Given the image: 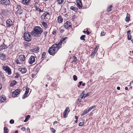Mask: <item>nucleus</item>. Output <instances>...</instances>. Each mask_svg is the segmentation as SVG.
Masks as SVG:
<instances>
[{
    "label": "nucleus",
    "instance_id": "1",
    "mask_svg": "<svg viewBox=\"0 0 133 133\" xmlns=\"http://www.w3.org/2000/svg\"><path fill=\"white\" fill-rule=\"evenodd\" d=\"M43 29L38 26H36L31 32V35L34 37H39L43 32Z\"/></svg>",
    "mask_w": 133,
    "mask_h": 133
},
{
    "label": "nucleus",
    "instance_id": "2",
    "mask_svg": "<svg viewBox=\"0 0 133 133\" xmlns=\"http://www.w3.org/2000/svg\"><path fill=\"white\" fill-rule=\"evenodd\" d=\"M60 49L59 48L57 44H54L50 48L48 51L50 55H54L55 53Z\"/></svg>",
    "mask_w": 133,
    "mask_h": 133
},
{
    "label": "nucleus",
    "instance_id": "3",
    "mask_svg": "<svg viewBox=\"0 0 133 133\" xmlns=\"http://www.w3.org/2000/svg\"><path fill=\"white\" fill-rule=\"evenodd\" d=\"M25 60V56L24 55H20L19 57L15 60L17 64H20L24 63Z\"/></svg>",
    "mask_w": 133,
    "mask_h": 133
},
{
    "label": "nucleus",
    "instance_id": "4",
    "mask_svg": "<svg viewBox=\"0 0 133 133\" xmlns=\"http://www.w3.org/2000/svg\"><path fill=\"white\" fill-rule=\"evenodd\" d=\"M24 39L26 41L30 42L31 41V37L28 32H26L24 34Z\"/></svg>",
    "mask_w": 133,
    "mask_h": 133
},
{
    "label": "nucleus",
    "instance_id": "5",
    "mask_svg": "<svg viewBox=\"0 0 133 133\" xmlns=\"http://www.w3.org/2000/svg\"><path fill=\"white\" fill-rule=\"evenodd\" d=\"M3 69L5 72L8 74L9 75H10L11 74V69L8 66H3Z\"/></svg>",
    "mask_w": 133,
    "mask_h": 133
},
{
    "label": "nucleus",
    "instance_id": "6",
    "mask_svg": "<svg viewBox=\"0 0 133 133\" xmlns=\"http://www.w3.org/2000/svg\"><path fill=\"white\" fill-rule=\"evenodd\" d=\"M21 91V89H18L14 91L12 93V95L13 97H16L19 94Z\"/></svg>",
    "mask_w": 133,
    "mask_h": 133
},
{
    "label": "nucleus",
    "instance_id": "7",
    "mask_svg": "<svg viewBox=\"0 0 133 133\" xmlns=\"http://www.w3.org/2000/svg\"><path fill=\"white\" fill-rule=\"evenodd\" d=\"M36 57L32 56H31L29 58L28 62L30 64H32L34 63L35 61V58Z\"/></svg>",
    "mask_w": 133,
    "mask_h": 133
},
{
    "label": "nucleus",
    "instance_id": "8",
    "mask_svg": "<svg viewBox=\"0 0 133 133\" xmlns=\"http://www.w3.org/2000/svg\"><path fill=\"white\" fill-rule=\"evenodd\" d=\"M67 38V37H66L65 38H62L60 40V41L57 44V45H58V46L59 47V48H60L62 47V44L63 42V44L64 43H65L66 42H65L64 41Z\"/></svg>",
    "mask_w": 133,
    "mask_h": 133
},
{
    "label": "nucleus",
    "instance_id": "9",
    "mask_svg": "<svg viewBox=\"0 0 133 133\" xmlns=\"http://www.w3.org/2000/svg\"><path fill=\"white\" fill-rule=\"evenodd\" d=\"M1 3L3 5H8L10 4V2L9 0H2L1 1Z\"/></svg>",
    "mask_w": 133,
    "mask_h": 133
},
{
    "label": "nucleus",
    "instance_id": "10",
    "mask_svg": "<svg viewBox=\"0 0 133 133\" xmlns=\"http://www.w3.org/2000/svg\"><path fill=\"white\" fill-rule=\"evenodd\" d=\"M64 26L66 29H68L71 28V25L70 23L67 21L65 23Z\"/></svg>",
    "mask_w": 133,
    "mask_h": 133
},
{
    "label": "nucleus",
    "instance_id": "11",
    "mask_svg": "<svg viewBox=\"0 0 133 133\" xmlns=\"http://www.w3.org/2000/svg\"><path fill=\"white\" fill-rule=\"evenodd\" d=\"M77 6L79 9H80L82 8V5L81 2L80 0H77L76 1Z\"/></svg>",
    "mask_w": 133,
    "mask_h": 133
},
{
    "label": "nucleus",
    "instance_id": "12",
    "mask_svg": "<svg viewBox=\"0 0 133 133\" xmlns=\"http://www.w3.org/2000/svg\"><path fill=\"white\" fill-rule=\"evenodd\" d=\"M18 70L22 74H24L26 72L27 69L25 68L21 67L18 69Z\"/></svg>",
    "mask_w": 133,
    "mask_h": 133
},
{
    "label": "nucleus",
    "instance_id": "13",
    "mask_svg": "<svg viewBox=\"0 0 133 133\" xmlns=\"http://www.w3.org/2000/svg\"><path fill=\"white\" fill-rule=\"evenodd\" d=\"M6 23L7 26L9 27H11L13 25L12 21L10 19L7 20Z\"/></svg>",
    "mask_w": 133,
    "mask_h": 133
},
{
    "label": "nucleus",
    "instance_id": "14",
    "mask_svg": "<svg viewBox=\"0 0 133 133\" xmlns=\"http://www.w3.org/2000/svg\"><path fill=\"white\" fill-rule=\"evenodd\" d=\"M6 100V99L5 97V96L3 95H2L1 97V102H5Z\"/></svg>",
    "mask_w": 133,
    "mask_h": 133
},
{
    "label": "nucleus",
    "instance_id": "15",
    "mask_svg": "<svg viewBox=\"0 0 133 133\" xmlns=\"http://www.w3.org/2000/svg\"><path fill=\"white\" fill-rule=\"evenodd\" d=\"M48 15H49V14L48 12H46L44 13L43 15L41 16V18L43 19H44L45 17L47 16Z\"/></svg>",
    "mask_w": 133,
    "mask_h": 133
},
{
    "label": "nucleus",
    "instance_id": "16",
    "mask_svg": "<svg viewBox=\"0 0 133 133\" xmlns=\"http://www.w3.org/2000/svg\"><path fill=\"white\" fill-rule=\"evenodd\" d=\"M31 0H23L22 3L28 5L29 4Z\"/></svg>",
    "mask_w": 133,
    "mask_h": 133
},
{
    "label": "nucleus",
    "instance_id": "17",
    "mask_svg": "<svg viewBox=\"0 0 133 133\" xmlns=\"http://www.w3.org/2000/svg\"><path fill=\"white\" fill-rule=\"evenodd\" d=\"M70 9L75 12H77L78 10V9L76 7H75L72 6H71L70 7Z\"/></svg>",
    "mask_w": 133,
    "mask_h": 133
},
{
    "label": "nucleus",
    "instance_id": "18",
    "mask_svg": "<svg viewBox=\"0 0 133 133\" xmlns=\"http://www.w3.org/2000/svg\"><path fill=\"white\" fill-rule=\"evenodd\" d=\"M21 8V6L20 5H16L15 7H14V10L16 11L17 10Z\"/></svg>",
    "mask_w": 133,
    "mask_h": 133
},
{
    "label": "nucleus",
    "instance_id": "19",
    "mask_svg": "<svg viewBox=\"0 0 133 133\" xmlns=\"http://www.w3.org/2000/svg\"><path fill=\"white\" fill-rule=\"evenodd\" d=\"M17 83V82L15 80L13 81L11 83L10 86L11 87L14 86L15 85H16Z\"/></svg>",
    "mask_w": 133,
    "mask_h": 133
},
{
    "label": "nucleus",
    "instance_id": "20",
    "mask_svg": "<svg viewBox=\"0 0 133 133\" xmlns=\"http://www.w3.org/2000/svg\"><path fill=\"white\" fill-rule=\"evenodd\" d=\"M58 21V23H61L63 21V19L61 18V17L60 16H59L57 18Z\"/></svg>",
    "mask_w": 133,
    "mask_h": 133
},
{
    "label": "nucleus",
    "instance_id": "21",
    "mask_svg": "<svg viewBox=\"0 0 133 133\" xmlns=\"http://www.w3.org/2000/svg\"><path fill=\"white\" fill-rule=\"evenodd\" d=\"M70 111V110L69 109V107H67L65 110L64 113V117H65V114H66V113L68 112H69Z\"/></svg>",
    "mask_w": 133,
    "mask_h": 133
},
{
    "label": "nucleus",
    "instance_id": "22",
    "mask_svg": "<svg viewBox=\"0 0 133 133\" xmlns=\"http://www.w3.org/2000/svg\"><path fill=\"white\" fill-rule=\"evenodd\" d=\"M5 58V55L3 53L0 54V58L2 60H4Z\"/></svg>",
    "mask_w": 133,
    "mask_h": 133
},
{
    "label": "nucleus",
    "instance_id": "23",
    "mask_svg": "<svg viewBox=\"0 0 133 133\" xmlns=\"http://www.w3.org/2000/svg\"><path fill=\"white\" fill-rule=\"evenodd\" d=\"M22 10L21 8L19 9L16 11V13L19 14H21L22 13Z\"/></svg>",
    "mask_w": 133,
    "mask_h": 133
},
{
    "label": "nucleus",
    "instance_id": "24",
    "mask_svg": "<svg viewBox=\"0 0 133 133\" xmlns=\"http://www.w3.org/2000/svg\"><path fill=\"white\" fill-rule=\"evenodd\" d=\"M42 24L44 27L46 28L47 27L48 25L46 22H42Z\"/></svg>",
    "mask_w": 133,
    "mask_h": 133
},
{
    "label": "nucleus",
    "instance_id": "25",
    "mask_svg": "<svg viewBox=\"0 0 133 133\" xmlns=\"http://www.w3.org/2000/svg\"><path fill=\"white\" fill-rule=\"evenodd\" d=\"M129 14H128L127 13V17H126V18L125 19V21L127 22H128L130 20V18H129Z\"/></svg>",
    "mask_w": 133,
    "mask_h": 133
},
{
    "label": "nucleus",
    "instance_id": "26",
    "mask_svg": "<svg viewBox=\"0 0 133 133\" xmlns=\"http://www.w3.org/2000/svg\"><path fill=\"white\" fill-rule=\"evenodd\" d=\"M9 130L5 127H4V133H8Z\"/></svg>",
    "mask_w": 133,
    "mask_h": 133
},
{
    "label": "nucleus",
    "instance_id": "27",
    "mask_svg": "<svg viewBox=\"0 0 133 133\" xmlns=\"http://www.w3.org/2000/svg\"><path fill=\"white\" fill-rule=\"evenodd\" d=\"M84 93L85 92L84 91H83L82 92L81 94H83V95L81 97V98L82 99L83 98H84L85 97H86V96H87V95L85 94V96H84Z\"/></svg>",
    "mask_w": 133,
    "mask_h": 133
},
{
    "label": "nucleus",
    "instance_id": "28",
    "mask_svg": "<svg viewBox=\"0 0 133 133\" xmlns=\"http://www.w3.org/2000/svg\"><path fill=\"white\" fill-rule=\"evenodd\" d=\"M46 53L45 52H43L42 54V59L43 60L44 59V58L45 57V55H46Z\"/></svg>",
    "mask_w": 133,
    "mask_h": 133
},
{
    "label": "nucleus",
    "instance_id": "29",
    "mask_svg": "<svg viewBox=\"0 0 133 133\" xmlns=\"http://www.w3.org/2000/svg\"><path fill=\"white\" fill-rule=\"evenodd\" d=\"M85 37V35H82L81 36L80 39L81 40H82L84 41L85 40V39H84V38Z\"/></svg>",
    "mask_w": 133,
    "mask_h": 133
},
{
    "label": "nucleus",
    "instance_id": "30",
    "mask_svg": "<svg viewBox=\"0 0 133 133\" xmlns=\"http://www.w3.org/2000/svg\"><path fill=\"white\" fill-rule=\"evenodd\" d=\"M64 0H57V2L59 4H62L64 1Z\"/></svg>",
    "mask_w": 133,
    "mask_h": 133
},
{
    "label": "nucleus",
    "instance_id": "31",
    "mask_svg": "<svg viewBox=\"0 0 133 133\" xmlns=\"http://www.w3.org/2000/svg\"><path fill=\"white\" fill-rule=\"evenodd\" d=\"M28 94L25 92L24 94L22 96V98L24 99L27 97L28 96Z\"/></svg>",
    "mask_w": 133,
    "mask_h": 133
},
{
    "label": "nucleus",
    "instance_id": "32",
    "mask_svg": "<svg viewBox=\"0 0 133 133\" xmlns=\"http://www.w3.org/2000/svg\"><path fill=\"white\" fill-rule=\"evenodd\" d=\"M112 6L111 5H110L108 8L107 11L109 12L111 10V8Z\"/></svg>",
    "mask_w": 133,
    "mask_h": 133
},
{
    "label": "nucleus",
    "instance_id": "33",
    "mask_svg": "<svg viewBox=\"0 0 133 133\" xmlns=\"http://www.w3.org/2000/svg\"><path fill=\"white\" fill-rule=\"evenodd\" d=\"M96 107V106L95 105H94V106L91 107L89 108V109L88 110V111L89 112L92 109H94V108H95Z\"/></svg>",
    "mask_w": 133,
    "mask_h": 133
},
{
    "label": "nucleus",
    "instance_id": "34",
    "mask_svg": "<svg viewBox=\"0 0 133 133\" xmlns=\"http://www.w3.org/2000/svg\"><path fill=\"white\" fill-rule=\"evenodd\" d=\"M127 35H128L127 37L128 39L129 40H130L131 39V34H129Z\"/></svg>",
    "mask_w": 133,
    "mask_h": 133
},
{
    "label": "nucleus",
    "instance_id": "35",
    "mask_svg": "<svg viewBox=\"0 0 133 133\" xmlns=\"http://www.w3.org/2000/svg\"><path fill=\"white\" fill-rule=\"evenodd\" d=\"M26 91H25V93L28 94L29 92V88H28V87H26L25 88Z\"/></svg>",
    "mask_w": 133,
    "mask_h": 133
},
{
    "label": "nucleus",
    "instance_id": "36",
    "mask_svg": "<svg viewBox=\"0 0 133 133\" xmlns=\"http://www.w3.org/2000/svg\"><path fill=\"white\" fill-rule=\"evenodd\" d=\"M24 44L26 47L30 45L29 43L27 42H25L24 43Z\"/></svg>",
    "mask_w": 133,
    "mask_h": 133
},
{
    "label": "nucleus",
    "instance_id": "37",
    "mask_svg": "<svg viewBox=\"0 0 133 133\" xmlns=\"http://www.w3.org/2000/svg\"><path fill=\"white\" fill-rule=\"evenodd\" d=\"M36 10L38 11H39L40 12H43V11L41 10L40 9L38 8H36Z\"/></svg>",
    "mask_w": 133,
    "mask_h": 133
},
{
    "label": "nucleus",
    "instance_id": "38",
    "mask_svg": "<svg viewBox=\"0 0 133 133\" xmlns=\"http://www.w3.org/2000/svg\"><path fill=\"white\" fill-rule=\"evenodd\" d=\"M0 76L3 78H4L3 74L1 71H0Z\"/></svg>",
    "mask_w": 133,
    "mask_h": 133
},
{
    "label": "nucleus",
    "instance_id": "39",
    "mask_svg": "<svg viewBox=\"0 0 133 133\" xmlns=\"http://www.w3.org/2000/svg\"><path fill=\"white\" fill-rule=\"evenodd\" d=\"M89 112V111H88V110H87L86 111H84V112H83V113L82 114V116H83V115H84L85 114H87V113H88V112Z\"/></svg>",
    "mask_w": 133,
    "mask_h": 133
},
{
    "label": "nucleus",
    "instance_id": "40",
    "mask_svg": "<svg viewBox=\"0 0 133 133\" xmlns=\"http://www.w3.org/2000/svg\"><path fill=\"white\" fill-rule=\"evenodd\" d=\"M3 49H4V47L3 45V44L1 46H0V51L3 50Z\"/></svg>",
    "mask_w": 133,
    "mask_h": 133
},
{
    "label": "nucleus",
    "instance_id": "41",
    "mask_svg": "<svg viewBox=\"0 0 133 133\" xmlns=\"http://www.w3.org/2000/svg\"><path fill=\"white\" fill-rule=\"evenodd\" d=\"M73 79L74 81H76L77 80V77L75 75H74L73 76Z\"/></svg>",
    "mask_w": 133,
    "mask_h": 133
},
{
    "label": "nucleus",
    "instance_id": "42",
    "mask_svg": "<svg viewBox=\"0 0 133 133\" xmlns=\"http://www.w3.org/2000/svg\"><path fill=\"white\" fill-rule=\"evenodd\" d=\"M96 52V51L95 50H94V51H93L91 53V56H94L95 55Z\"/></svg>",
    "mask_w": 133,
    "mask_h": 133
},
{
    "label": "nucleus",
    "instance_id": "43",
    "mask_svg": "<svg viewBox=\"0 0 133 133\" xmlns=\"http://www.w3.org/2000/svg\"><path fill=\"white\" fill-rule=\"evenodd\" d=\"M84 120H83V122H80L79 124V126H82L83 125V122H84Z\"/></svg>",
    "mask_w": 133,
    "mask_h": 133
},
{
    "label": "nucleus",
    "instance_id": "44",
    "mask_svg": "<svg viewBox=\"0 0 133 133\" xmlns=\"http://www.w3.org/2000/svg\"><path fill=\"white\" fill-rule=\"evenodd\" d=\"M47 33H48V32H47V31H45L43 33V34L44 36L45 37H46V36Z\"/></svg>",
    "mask_w": 133,
    "mask_h": 133
},
{
    "label": "nucleus",
    "instance_id": "45",
    "mask_svg": "<svg viewBox=\"0 0 133 133\" xmlns=\"http://www.w3.org/2000/svg\"><path fill=\"white\" fill-rule=\"evenodd\" d=\"M30 116L29 115H28L26 116L25 120H27L28 121V119L30 118Z\"/></svg>",
    "mask_w": 133,
    "mask_h": 133
},
{
    "label": "nucleus",
    "instance_id": "46",
    "mask_svg": "<svg viewBox=\"0 0 133 133\" xmlns=\"http://www.w3.org/2000/svg\"><path fill=\"white\" fill-rule=\"evenodd\" d=\"M105 33L104 31H102L101 34V36H102L105 35Z\"/></svg>",
    "mask_w": 133,
    "mask_h": 133
},
{
    "label": "nucleus",
    "instance_id": "47",
    "mask_svg": "<svg viewBox=\"0 0 133 133\" xmlns=\"http://www.w3.org/2000/svg\"><path fill=\"white\" fill-rule=\"evenodd\" d=\"M50 130L53 133H55V131L54 129H53L52 128H50Z\"/></svg>",
    "mask_w": 133,
    "mask_h": 133
},
{
    "label": "nucleus",
    "instance_id": "48",
    "mask_svg": "<svg viewBox=\"0 0 133 133\" xmlns=\"http://www.w3.org/2000/svg\"><path fill=\"white\" fill-rule=\"evenodd\" d=\"M10 124H12L14 123V120L13 119H11L10 121Z\"/></svg>",
    "mask_w": 133,
    "mask_h": 133
},
{
    "label": "nucleus",
    "instance_id": "49",
    "mask_svg": "<svg viewBox=\"0 0 133 133\" xmlns=\"http://www.w3.org/2000/svg\"><path fill=\"white\" fill-rule=\"evenodd\" d=\"M15 74L16 75V76L15 77L16 78H18V77H19V75L18 73H16Z\"/></svg>",
    "mask_w": 133,
    "mask_h": 133
},
{
    "label": "nucleus",
    "instance_id": "50",
    "mask_svg": "<svg viewBox=\"0 0 133 133\" xmlns=\"http://www.w3.org/2000/svg\"><path fill=\"white\" fill-rule=\"evenodd\" d=\"M3 45L4 46V49L7 48L8 47L7 46V45H5L4 43H3Z\"/></svg>",
    "mask_w": 133,
    "mask_h": 133
},
{
    "label": "nucleus",
    "instance_id": "51",
    "mask_svg": "<svg viewBox=\"0 0 133 133\" xmlns=\"http://www.w3.org/2000/svg\"><path fill=\"white\" fill-rule=\"evenodd\" d=\"M87 35H89L90 33V32L88 31V29L87 30Z\"/></svg>",
    "mask_w": 133,
    "mask_h": 133
},
{
    "label": "nucleus",
    "instance_id": "52",
    "mask_svg": "<svg viewBox=\"0 0 133 133\" xmlns=\"http://www.w3.org/2000/svg\"><path fill=\"white\" fill-rule=\"evenodd\" d=\"M77 58L75 56L74 61H73L72 62H75V61H77Z\"/></svg>",
    "mask_w": 133,
    "mask_h": 133
},
{
    "label": "nucleus",
    "instance_id": "53",
    "mask_svg": "<svg viewBox=\"0 0 133 133\" xmlns=\"http://www.w3.org/2000/svg\"><path fill=\"white\" fill-rule=\"evenodd\" d=\"M98 48V47L97 46L95 48V50H95L97 52Z\"/></svg>",
    "mask_w": 133,
    "mask_h": 133
},
{
    "label": "nucleus",
    "instance_id": "54",
    "mask_svg": "<svg viewBox=\"0 0 133 133\" xmlns=\"http://www.w3.org/2000/svg\"><path fill=\"white\" fill-rule=\"evenodd\" d=\"M21 129L23 131H24L25 130V128L24 127H22Z\"/></svg>",
    "mask_w": 133,
    "mask_h": 133
},
{
    "label": "nucleus",
    "instance_id": "55",
    "mask_svg": "<svg viewBox=\"0 0 133 133\" xmlns=\"http://www.w3.org/2000/svg\"><path fill=\"white\" fill-rule=\"evenodd\" d=\"M131 31L130 30H129L128 31H127V34H130V32Z\"/></svg>",
    "mask_w": 133,
    "mask_h": 133
},
{
    "label": "nucleus",
    "instance_id": "56",
    "mask_svg": "<svg viewBox=\"0 0 133 133\" xmlns=\"http://www.w3.org/2000/svg\"><path fill=\"white\" fill-rule=\"evenodd\" d=\"M83 82L82 81H80L79 82V85H81L82 83Z\"/></svg>",
    "mask_w": 133,
    "mask_h": 133
},
{
    "label": "nucleus",
    "instance_id": "57",
    "mask_svg": "<svg viewBox=\"0 0 133 133\" xmlns=\"http://www.w3.org/2000/svg\"><path fill=\"white\" fill-rule=\"evenodd\" d=\"M83 86H84L85 85V83H84L82 84Z\"/></svg>",
    "mask_w": 133,
    "mask_h": 133
},
{
    "label": "nucleus",
    "instance_id": "58",
    "mask_svg": "<svg viewBox=\"0 0 133 133\" xmlns=\"http://www.w3.org/2000/svg\"><path fill=\"white\" fill-rule=\"evenodd\" d=\"M56 31H53L52 32V34H55L56 33Z\"/></svg>",
    "mask_w": 133,
    "mask_h": 133
},
{
    "label": "nucleus",
    "instance_id": "59",
    "mask_svg": "<svg viewBox=\"0 0 133 133\" xmlns=\"http://www.w3.org/2000/svg\"><path fill=\"white\" fill-rule=\"evenodd\" d=\"M117 89L118 90H119L120 89V87H117Z\"/></svg>",
    "mask_w": 133,
    "mask_h": 133
},
{
    "label": "nucleus",
    "instance_id": "60",
    "mask_svg": "<svg viewBox=\"0 0 133 133\" xmlns=\"http://www.w3.org/2000/svg\"><path fill=\"white\" fill-rule=\"evenodd\" d=\"M92 114H93V113H92V112H90V115H89V116L91 115Z\"/></svg>",
    "mask_w": 133,
    "mask_h": 133
},
{
    "label": "nucleus",
    "instance_id": "61",
    "mask_svg": "<svg viewBox=\"0 0 133 133\" xmlns=\"http://www.w3.org/2000/svg\"><path fill=\"white\" fill-rule=\"evenodd\" d=\"M57 123V121H55L54 122V125L55 124H56V123Z\"/></svg>",
    "mask_w": 133,
    "mask_h": 133
},
{
    "label": "nucleus",
    "instance_id": "62",
    "mask_svg": "<svg viewBox=\"0 0 133 133\" xmlns=\"http://www.w3.org/2000/svg\"><path fill=\"white\" fill-rule=\"evenodd\" d=\"M75 119H76V120H77L78 118V117L76 116H75Z\"/></svg>",
    "mask_w": 133,
    "mask_h": 133
},
{
    "label": "nucleus",
    "instance_id": "63",
    "mask_svg": "<svg viewBox=\"0 0 133 133\" xmlns=\"http://www.w3.org/2000/svg\"><path fill=\"white\" fill-rule=\"evenodd\" d=\"M27 131H30V129H29V128H27Z\"/></svg>",
    "mask_w": 133,
    "mask_h": 133
},
{
    "label": "nucleus",
    "instance_id": "64",
    "mask_svg": "<svg viewBox=\"0 0 133 133\" xmlns=\"http://www.w3.org/2000/svg\"><path fill=\"white\" fill-rule=\"evenodd\" d=\"M128 89V87H125V89L126 90H127Z\"/></svg>",
    "mask_w": 133,
    "mask_h": 133
}]
</instances>
